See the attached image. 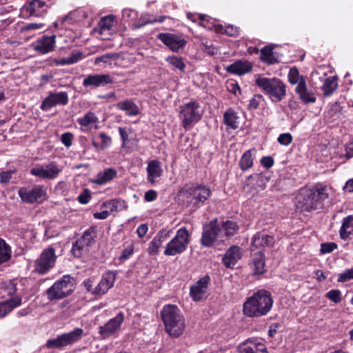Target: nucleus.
<instances>
[{"mask_svg": "<svg viewBox=\"0 0 353 353\" xmlns=\"http://www.w3.org/2000/svg\"><path fill=\"white\" fill-rule=\"evenodd\" d=\"M330 189L326 185H316L312 189L303 190L297 197V208L310 212L323 208V201L329 196Z\"/></svg>", "mask_w": 353, "mask_h": 353, "instance_id": "nucleus-1", "label": "nucleus"}, {"mask_svg": "<svg viewBox=\"0 0 353 353\" xmlns=\"http://www.w3.org/2000/svg\"><path fill=\"white\" fill-rule=\"evenodd\" d=\"M272 304L271 294L265 290H260L248 298L243 304V311L249 317H260L270 311Z\"/></svg>", "mask_w": 353, "mask_h": 353, "instance_id": "nucleus-2", "label": "nucleus"}, {"mask_svg": "<svg viewBox=\"0 0 353 353\" xmlns=\"http://www.w3.org/2000/svg\"><path fill=\"white\" fill-rule=\"evenodd\" d=\"M161 315L165 330L171 336L177 338L183 333L185 327V319L176 305H165Z\"/></svg>", "mask_w": 353, "mask_h": 353, "instance_id": "nucleus-3", "label": "nucleus"}, {"mask_svg": "<svg viewBox=\"0 0 353 353\" xmlns=\"http://www.w3.org/2000/svg\"><path fill=\"white\" fill-rule=\"evenodd\" d=\"M255 83L273 102H280L286 96V85L278 78L259 76L256 77Z\"/></svg>", "mask_w": 353, "mask_h": 353, "instance_id": "nucleus-4", "label": "nucleus"}, {"mask_svg": "<svg viewBox=\"0 0 353 353\" xmlns=\"http://www.w3.org/2000/svg\"><path fill=\"white\" fill-rule=\"evenodd\" d=\"M74 285L75 279L64 275L46 290L48 299L50 301L62 299L73 292Z\"/></svg>", "mask_w": 353, "mask_h": 353, "instance_id": "nucleus-5", "label": "nucleus"}, {"mask_svg": "<svg viewBox=\"0 0 353 353\" xmlns=\"http://www.w3.org/2000/svg\"><path fill=\"white\" fill-rule=\"evenodd\" d=\"M190 241L189 232L186 228H181L176 231L175 236L166 244L163 254L168 256L181 254L187 250Z\"/></svg>", "mask_w": 353, "mask_h": 353, "instance_id": "nucleus-6", "label": "nucleus"}, {"mask_svg": "<svg viewBox=\"0 0 353 353\" xmlns=\"http://www.w3.org/2000/svg\"><path fill=\"white\" fill-rule=\"evenodd\" d=\"M203 110L199 103L192 101L181 106L180 119L185 129L190 128L202 117Z\"/></svg>", "mask_w": 353, "mask_h": 353, "instance_id": "nucleus-7", "label": "nucleus"}, {"mask_svg": "<svg viewBox=\"0 0 353 353\" xmlns=\"http://www.w3.org/2000/svg\"><path fill=\"white\" fill-rule=\"evenodd\" d=\"M83 334V330L77 327L70 332L58 336L55 339H48L46 345L49 349L61 348L79 341Z\"/></svg>", "mask_w": 353, "mask_h": 353, "instance_id": "nucleus-8", "label": "nucleus"}, {"mask_svg": "<svg viewBox=\"0 0 353 353\" xmlns=\"http://www.w3.org/2000/svg\"><path fill=\"white\" fill-rule=\"evenodd\" d=\"M57 258L53 247L44 249L39 258L35 261L34 271L40 274L47 273L54 266Z\"/></svg>", "mask_w": 353, "mask_h": 353, "instance_id": "nucleus-9", "label": "nucleus"}, {"mask_svg": "<svg viewBox=\"0 0 353 353\" xmlns=\"http://www.w3.org/2000/svg\"><path fill=\"white\" fill-rule=\"evenodd\" d=\"M62 172V167L54 161L37 164L30 170L31 174L43 179L53 180Z\"/></svg>", "mask_w": 353, "mask_h": 353, "instance_id": "nucleus-10", "label": "nucleus"}, {"mask_svg": "<svg viewBox=\"0 0 353 353\" xmlns=\"http://www.w3.org/2000/svg\"><path fill=\"white\" fill-rule=\"evenodd\" d=\"M221 228L218 225L217 219L211 220L208 223L203 225L200 241L201 245L206 248L212 247L217 238L221 236Z\"/></svg>", "mask_w": 353, "mask_h": 353, "instance_id": "nucleus-11", "label": "nucleus"}, {"mask_svg": "<svg viewBox=\"0 0 353 353\" xmlns=\"http://www.w3.org/2000/svg\"><path fill=\"white\" fill-rule=\"evenodd\" d=\"M69 97L67 92H50L41 104V109L49 111L57 105H65L68 103Z\"/></svg>", "mask_w": 353, "mask_h": 353, "instance_id": "nucleus-12", "label": "nucleus"}, {"mask_svg": "<svg viewBox=\"0 0 353 353\" xmlns=\"http://www.w3.org/2000/svg\"><path fill=\"white\" fill-rule=\"evenodd\" d=\"M185 192L187 198L190 199L194 205L203 203L211 194L210 188L201 184L192 185L185 190Z\"/></svg>", "mask_w": 353, "mask_h": 353, "instance_id": "nucleus-13", "label": "nucleus"}, {"mask_svg": "<svg viewBox=\"0 0 353 353\" xmlns=\"http://www.w3.org/2000/svg\"><path fill=\"white\" fill-rule=\"evenodd\" d=\"M124 321V314L123 312H119L116 316L110 319L103 325L99 327V333L103 339H107L116 334L120 330Z\"/></svg>", "mask_w": 353, "mask_h": 353, "instance_id": "nucleus-14", "label": "nucleus"}, {"mask_svg": "<svg viewBox=\"0 0 353 353\" xmlns=\"http://www.w3.org/2000/svg\"><path fill=\"white\" fill-rule=\"evenodd\" d=\"M157 38L172 51L176 52L183 49L187 43L185 39L178 34L172 33H159L157 35Z\"/></svg>", "mask_w": 353, "mask_h": 353, "instance_id": "nucleus-15", "label": "nucleus"}, {"mask_svg": "<svg viewBox=\"0 0 353 353\" xmlns=\"http://www.w3.org/2000/svg\"><path fill=\"white\" fill-rule=\"evenodd\" d=\"M210 277L205 275L192 285L190 290V294L194 301H199L206 296Z\"/></svg>", "mask_w": 353, "mask_h": 353, "instance_id": "nucleus-16", "label": "nucleus"}, {"mask_svg": "<svg viewBox=\"0 0 353 353\" xmlns=\"http://www.w3.org/2000/svg\"><path fill=\"white\" fill-rule=\"evenodd\" d=\"M243 255V251L238 245H232L223 255L222 263L228 268H233Z\"/></svg>", "mask_w": 353, "mask_h": 353, "instance_id": "nucleus-17", "label": "nucleus"}, {"mask_svg": "<svg viewBox=\"0 0 353 353\" xmlns=\"http://www.w3.org/2000/svg\"><path fill=\"white\" fill-rule=\"evenodd\" d=\"M114 17L106 16L102 17L98 23L94 31L102 37L103 39H108L112 34L114 27Z\"/></svg>", "mask_w": 353, "mask_h": 353, "instance_id": "nucleus-18", "label": "nucleus"}, {"mask_svg": "<svg viewBox=\"0 0 353 353\" xmlns=\"http://www.w3.org/2000/svg\"><path fill=\"white\" fill-rule=\"evenodd\" d=\"M116 279V274L112 271H108L104 273L98 285L93 290L94 294L102 295L105 294L111 288Z\"/></svg>", "mask_w": 353, "mask_h": 353, "instance_id": "nucleus-19", "label": "nucleus"}, {"mask_svg": "<svg viewBox=\"0 0 353 353\" xmlns=\"http://www.w3.org/2000/svg\"><path fill=\"white\" fill-rule=\"evenodd\" d=\"M171 233L172 230H160L150 243L148 253L150 255H157L159 253V248L162 246L163 243L167 241L170 238Z\"/></svg>", "mask_w": 353, "mask_h": 353, "instance_id": "nucleus-20", "label": "nucleus"}, {"mask_svg": "<svg viewBox=\"0 0 353 353\" xmlns=\"http://www.w3.org/2000/svg\"><path fill=\"white\" fill-rule=\"evenodd\" d=\"M112 79L108 74H90L83 79V85L85 87H100L112 83Z\"/></svg>", "mask_w": 353, "mask_h": 353, "instance_id": "nucleus-21", "label": "nucleus"}, {"mask_svg": "<svg viewBox=\"0 0 353 353\" xmlns=\"http://www.w3.org/2000/svg\"><path fill=\"white\" fill-rule=\"evenodd\" d=\"M239 353H268L265 345L258 339H248L239 347Z\"/></svg>", "mask_w": 353, "mask_h": 353, "instance_id": "nucleus-22", "label": "nucleus"}, {"mask_svg": "<svg viewBox=\"0 0 353 353\" xmlns=\"http://www.w3.org/2000/svg\"><path fill=\"white\" fill-rule=\"evenodd\" d=\"M82 132H88L92 128L97 129L99 118L93 112L89 111L77 120Z\"/></svg>", "mask_w": 353, "mask_h": 353, "instance_id": "nucleus-23", "label": "nucleus"}, {"mask_svg": "<svg viewBox=\"0 0 353 353\" xmlns=\"http://www.w3.org/2000/svg\"><path fill=\"white\" fill-rule=\"evenodd\" d=\"M268 181V177L262 173L253 174L247 177L245 184L259 192L266 188Z\"/></svg>", "mask_w": 353, "mask_h": 353, "instance_id": "nucleus-24", "label": "nucleus"}, {"mask_svg": "<svg viewBox=\"0 0 353 353\" xmlns=\"http://www.w3.org/2000/svg\"><path fill=\"white\" fill-rule=\"evenodd\" d=\"M295 92L299 95L301 101L304 103H314L316 97L313 92L309 90L306 85V79H302L300 83L295 88Z\"/></svg>", "mask_w": 353, "mask_h": 353, "instance_id": "nucleus-25", "label": "nucleus"}, {"mask_svg": "<svg viewBox=\"0 0 353 353\" xmlns=\"http://www.w3.org/2000/svg\"><path fill=\"white\" fill-rule=\"evenodd\" d=\"M46 190L43 185H35L30 190L23 192V201L29 203L42 201L46 198Z\"/></svg>", "mask_w": 353, "mask_h": 353, "instance_id": "nucleus-26", "label": "nucleus"}, {"mask_svg": "<svg viewBox=\"0 0 353 353\" xmlns=\"http://www.w3.org/2000/svg\"><path fill=\"white\" fill-rule=\"evenodd\" d=\"M256 152V148H253L243 154L239 161V166L242 171H247L253 166Z\"/></svg>", "mask_w": 353, "mask_h": 353, "instance_id": "nucleus-27", "label": "nucleus"}, {"mask_svg": "<svg viewBox=\"0 0 353 353\" xmlns=\"http://www.w3.org/2000/svg\"><path fill=\"white\" fill-rule=\"evenodd\" d=\"M55 39V35L50 37L43 36L42 39L37 41V43L34 46V49L42 54L51 52L54 49Z\"/></svg>", "mask_w": 353, "mask_h": 353, "instance_id": "nucleus-28", "label": "nucleus"}, {"mask_svg": "<svg viewBox=\"0 0 353 353\" xmlns=\"http://www.w3.org/2000/svg\"><path fill=\"white\" fill-rule=\"evenodd\" d=\"M252 69V64L247 61H237L227 68V71L232 74L243 75Z\"/></svg>", "mask_w": 353, "mask_h": 353, "instance_id": "nucleus-29", "label": "nucleus"}, {"mask_svg": "<svg viewBox=\"0 0 353 353\" xmlns=\"http://www.w3.org/2000/svg\"><path fill=\"white\" fill-rule=\"evenodd\" d=\"M117 175V171L112 168H106L99 172L96 178L92 181L97 185H104L113 180Z\"/></svg>", "mask_w": 353, "mask_h": 353, "instance_id": "nucleus-30", "label": "nucleus"}, {"mask_svg": "<svg viewBox=\"0 0 353 353\" xmlns=\"http://www.w3.org/2000/svg\"><path fill=\"white\" fill-rule=\"evenodd\" d=\"M250 266L254 274H261L265 272V256L261 251L253 254Z\"/></svg>", "mask_w": 353, "mask_h": 353, "instance_id": "nucleus-31", "label": "nucleus"}, {"mask_svg": "<svg viewBox=\"0 0 353 353\" xmlns=\"http://www.w3.org/2000/svg\"><path fill=\"white\" fill-rule=\"evenodd\" d=\"M46 3L44 0H32L27 7L26 11L29 13V16H41L46 12Z\"/></svg>", "mask_w": 353, "mask_h": 353, "instance_id": "nucleus-32", "label": "nucleus"}, {"mask_svg": "<svg viewBox=\"0 0 353 353\" xmlns=\"http://www.w3.org/2000/svg\"><path fill=\"white\" fill-rule=\"evenodd\" d=\"M148 173V180L152 183L155 182V179L160 177L163 170L161 163L158 160L150 161L146 168Z\"/></svg>", "mask_w": 353, "mask_h": 353, "instance_id": "nucleus-33", "label": "nucleus"}, {"mask_svg": "<svg viewBox=\"0 0 353 353\" xmlns=\"http://www.w3.org/2000/svg\"><path fill=\"white\" fill-rule=\"evenodd\" d=\"M21 303V299L16 296L9 300L0 302V317H4Z\"/></svg>", "mask_w": 353, "mask_h": 353, "instance_id": "nucleus-34", "label": "nucleus"}, {"mask_svg": "<svg viewBox=\"0 0 353 353\" xmlns=\"http://www.w3.org/2000/svg\"><path fill=\"white\" fill-rule=\"evenodd\" d=\"M239 117L232 108L227 110L223 114V123L232 130H236L239 126Z\"/></svg>", "mask_w": 353, "mask_h": 353, "instance_id": "nucleus-35", "label": "nucleus"}, {"mask_svg": "<svg viewBox=\"0 0 353 353\" xmlns=\"http://www.w3.org/2000/svg\"><path fill=\"white\" fill-rule=\"evenodd\" d=\"M118 109L125 112L129 117L137 116L139 114V108L137 105L131 100L120 101L117 104Z\"/></svg>", "mask_w": 353, "mask_h": 353, "instance_id": "nucleus-36", "label": "nucleus"}, {"mask_svg": "<svg viewBox=\"0 0 353 353\" xmlns=\"http://www.w3.org/2000/svg\"><path fill=\"white\" fill-rule=\"evenodd\" d=\"M274 243V237L269 234L258 232L252 239V245L256 248L272 245Z\"/></svg>", "mask_w": 353, "mask_h": 353, "instance_id": "nucleus-37", "label": "nucleus"}, {"mask_svg": "<svg viewBox=\"0 0 353 353\" xmlns=\"http://www.w3.org/2000/svg\"><path fill=\"white\" fill-rule=\"evenodd\" d=\"M339 233L343 240L347 239L353 234V215H349L343 219Z\"/></svg>", "mask_w": 353, "mask_h": 353, "instance_id": "nucleus-38", "label": "nucleus"}, {"mask_svg": "<svg viewBox=\"0 0 353 353\" xmlns=\"http://www.w3.org/2000/svg\"><path fill=\"white\" fill-rule=\"evenodd\" d=\"M338 88L337 78L336 77H329L324 80L321 89L323 95L330 96Z\"/></svg>", "mask_w": 353, "mask_h": 353, "instance_id": "nucleus-39", "label": "nucleus"}, {"mask_svg": "<svg viewBox=\"0 0 353 353\" xmlns=\"http://www.w3.org/2000/svg\"><path fill=\"white\" fill-rule=\"evenodd\" d=\"M102 208H106L110 212H119L128 208L126 202L121 199H112L102 204Z\"/></svg>", "mask_w": 353, "mask_h": 353, "instance_id": "nucleus-40", "label": "nucleus"}, {"mask_svg": "<svg viewBox=\"0 0 353 353\" xmlns=\"http://www.w3.org/2000/svg\"><path fill=\"white\" fill-rule=\"evenodd\" d=\"M95 237L96 229L94 227H90L83 232V235L77 241L88 248L94 242Z\"/></svg>", "mask_w": 353, "mask_h": 353, "instance_id": "nucleus-41", "label": "nucleus"}, {"mask_svg": "<svg viewBox=\"0 0 353 353\" xmlns=\"http://www.w3.org/2000/svg\"><path fill=\"white\" fill-rule=\"evenodd\" d=\"M10 257V247L3 239H0V265L8 261Z\"/></svg>", "mask_w": 353, "mask_h": 353, "instance_id": "nucleus-42", "label": "nucleus"}, {"mask_svg": "<svg viewBox=\"0 0 353 353\" xmlns=\"http://www.w3.org/2000/svg\"><path fill=\"white\" fill-rule=\"evenodd\" d=\"M222 229L227 236H234L239 229L238 224L233 221H225L222 223Z\"/></svg>", "mask_w": 353, "mask_h": 353, "instance_id": "nucleus-43", "label": "nucleus"}, {"mask_svg": "<svg viewBox=\"0 0 353 353\" xmlns=\"http://www.w3.org/2000/svg\"><path fill=\"white\" fill-rule=\"evenodd\" d=\"M288 81L292 85L300 83L302 79H305L304 76H300L299 72L296 68H292L290 70L288 75Z\"/></svg>", "mask_w": 353, "mask_h": 353, "instance_id": "nucleus-44", "label": "nucleus"}, {"mask_svg": "<svg viewBox=\"0 0 353 353\" xmlns=\"http://www.w3.org/2000/svg\"><path fill=\"white\" fill-rule=\"evenodd\" d=\"M166 61L171 65L174 66L175 68L180 70L181 71H183L185 67V65L183 61V59L174 55L168 57L166 58Z\"/></svg>", "mask_w": 353, "mask_h": 353, "instance_id": "nucleus-45", "label": "nucleus"}, {"mask_svg": "<svg viewBox=\"0 0 353 353\" xmlns=\"http://www.w3.org/2000/svg\"><path fill=\"white\" fill-rule=\"evenodd\" d=\"M273 48L269 46L263 47L261 50V59L265 62L272 63V57L273 54Z\"/></svg>", "mask_w": 353, "mask_h": 353, "instance_id": "nucleus-46", "label": "nucleus"}, {"mask_svg": "<svg viewBox=\"0 0 353 353\" xmlns=\"http://www.w3.org/2000/svg\"><path fill=\"white\" fill-rule=\"evenodd\" d=\"M119 58V54L117 53H108L100 57H98L95 59V63L103 62L105 63H110L112 60H116Z\"/></svg>", "mask_w": 353, "mask_h": 353, "instance_id": "nucleus-47", "label": "nucleus"}, {"mask_svg": "<svg viewBox=\"0 0 353 353\" xmlns=\"http://www.w3.org/2000/svg\"><path fill=\"white\" fill-rule=\"evenodd\" d=\"M86 247H85L81 242L76 240L73 243L72 248V252L76 257H80L83 253L85 251Z\"/></svg>", "mask_w": 353, "mask_h": 353, "instance_id": "nucleus-48", "label": "nucleus"}, {"mask_svg": "<svg viewBox=\"0 0 353 353\" xmlns=\"http://www.w3.org/2000/svg\"><path fill=\"white\" fill-rule=\"evenodd\" d=\"M326 297L335 303L341 301V292L339 290H331L326 294Z\"/></svg>", "mask_w": 353, "mask_h": 353, "instance_id": "nucleus-49", "label": "nucleus"}, {"mask_svg": "<svg viewBox=\"0 0 353 353\" xmlns=\"http://www.w3.org/2000/svg\"><path fill=\"white\" fill-rule=\"evenodd\" d=\"M351 279H353V267L352 268L347 269L344 271L343 273L339 275L337 281L338 282H346Z\"/></svg>", "mask_w": 353, "mask_h": 353, "instance_id": "nucleus-50", "label": "nucleus"}, {"mask_svg": "<svg viewBox=\"0 0 353 353\" xmlns=\"http://www.w3.org/2000/svg\"><path fill=\"white\" fill-rule=\"evenodd\" d=\"M337 248V245L334 243H323L321 245V254H328L334 251L335 249Z\"/></svg>", "mask_w": 353, "mask_h": 353, "instance_id": "nucleus-51", "label": "nucleus"}, {"mask_svg": "<svg viewBox=\"0 0 353 353\" xmlns=\"http://www.w3.org/2000/svg\"><path fill=\"white\" fill-rule=\"evenodd\" d=\"M277 141L283 145L288 146L292 141V136L290 133L281 134L277 138Z\"/></svg>", "mask_w": 353, "mask_h": 353, "instance_id": "nucleus-52", "label": "nucleus"}, {"mask_svg": "<svg viewBox=\"0 0 353 353\" xmlns=\"http://www.w3.org/2000/svg\"><path fill=\"white\" fill-rule=\"evenodd\" d=\"M155 22H156V21H152V20L148 19L147 16H143L141 18H140V19L138 21H137L132 24V28L134 30L139 29L147 24L154 23Z\"/></svg>", "mask_w": 353, "mask_h": 353, "instance_id": "nucleus-53", "label": "nucleus"}, {"mask_svg": "<svg viewBox=\"0 0 353 353\" xmlns=\"http://www.w3.org/2000/svg\"><path fill=\"white\" fill-rule=\"evenodd\" d=\"M99 137L101 139V144L100 145V148L101 150H105L108 148H109L112 144V139L110 136L107 135L104 132H101L99 134Z\"/></svg>", "mask_w": 353, "mask_h": 353, "instance_id": "nucleus-54", "label": "nucleus"}, {"mask_svg": "<svg viewBox=\"0 0 353 353\" xmlns=\"http://www.w3.org/2000/svg\"><path fill=\"white\" fill-rule=\"evenodd\" d=\"M226 87L228 90L230 92L234 94L235 96L237 95L238 93H240V87L237 82L236 81H228L226 83Z\"/></svg>", "mask_w": 353, "mask_h": 353, "instance_id": "nucleus-55", "label": "nucleus"}, {"mask_svg": "<svg viewBox=\"0 0 353 353\" xmlns=\"http://www.w3.org/2000/svg\"><path fill=\"white\" fill-rule=\"evenodd\" d=\"M262 95L261 94H256V95H254L250 100V102H249V105H248V108L250 110H255L256 109L259 105V103L262 99Z\"/></svg>", "mask_w": 353, "mask_h": 353, "instance_id": "nucleus-56", "label": "nucleus"}, {"mask_svg": "<svg viewBox=\"0 0 353 353\" xmlns=\"http://www.w3.org/2000/svg\"><path fill=\"white\" fill-rule=\"evenodd\" d=\"M73 135L70 132H65L61 135V141L67 148H70L72 144Z\"/></svg>", "mask_w": 353, "mask_h": 353, "instance_id": "nucleus-57", "label": "nucleus"}, {"mask_svg": "<svg viewBox=\"0 0 353 353\" xmlns=\"http://www.w3.org/2000/svg\"><path fill=\"white\" fill-rule=\"evenodd\" d=\"M44 26V24L42 23H30L23 26V33L26 32L34 30H39Z\"/></svg>", "mask_w": 353, "mask_h": 353, "instance_id": "nucleus-58", "label": "nucleus"}, {"mask_svg": "<svg viewBox=\"0 0 353 353\" xmlns=\"http://www.w3.org/2000/svg\"><path fill=\"white\" fill-rule=\"evenodd\" d=\"M119 132L122 139V148H125L129 142L128 132L125 128L119 127Z\"/></svg>", "mask_w": 353, "mask_h": 353, "instance_id": "nucleus-59", "label": "nucleus"}, {"mask_svg": "<svg viewBox=\"0 0 353 353\" xmlns=\"http://www.w3.org/2000/svg\"><path fill=\"white\" fill-rule=\"evenodd\" d=\"M91 196L89 193L88 190L85 189L82 193L78 196V201L81 204H87L90 199Z\"/></svg>", "mask_w": 353, "mask_h": 353, "instance_id": "nucleus-60", "label": "nucleus"}, {"mask_svg": "<svg viewBox=\"0 0 353 353\" xmlns=\"http://www.w3.org/2000/svg\"><path fill=\"white\" fill-rule=\"evenodd\" d=\"M14 173L13 171H6L0 173V182L1 183H7L12 178V174Z\"/></svg>", "mask_w": 353, "mask_h": 353, "instance_id": "nucleus-61", "label": "nucleus"}, {"mask_svg": "<svg viewBox=\"0 0 353 353\" xmlns=\"http://www.w3.org/2000/svg\"><path fill=\"white\" fill-rule=\"evenodd\" d=\"M261 164L266 168H270L274 164V159L270 156L263 157L261 159Z\"/></svg>", "mask_w": 353, "mask_h": 353, "instance_id": "nucleus-62", "label": "nucleus"}, {"mask_svg": "<svg viewBox=\"0 0 353 353\" xmlns=\"http://www.w3.org/2000/svg\"><path fill=\"white\" fill-rule=\"evenodd\" d=\"M157 197V193L155 190H150L147 191L144 195V199L147 202H152Z\"/></svg>", "mask_w": 353, "mask_h": 353, "instance_id": "nucleus-63", "label": "nucleus"}, {"mask_svg": "<svg viewBox=\"0 0 353 353\" xmlns=\"http://www.w3.org/2000/svg\"><path fill=\"white\" fill-rule=\"evenodd\" d=\"M225 32L229 36L234 37L239 34V28L232 25H228L225 27Z\"/></svg>", "mask_w": 353, "mask_h": 353, "instance_id": "nucleus-64", "label": "nucleus"}]
</instances>
